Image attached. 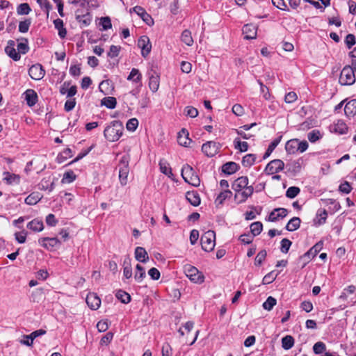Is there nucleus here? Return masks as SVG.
I'll return each instance as SVG.
<instances>
[{"instance_id":"obj_1","label":"nucleus","mask_w":356,"mask_h":356,"mask_svg":"<svg viewBox=\"0 0 356 356\" xmlns=\"http://www.w3.org/2000/svg\"><path fill=\"white\" fill-rule=\"evenodd\" d=\"M232 188L235 192L234 200L237 204H242L246 201L254 193V187L249 185L247 177H241L232 184Z\"/></svg>"},{"instance_id":"obj_2","label":"nucleus","mask_w":356,"mask_h":356,"mask_svg":"<svg viewBox=\"0 0 356 356\" xmlns=\"http://www.w3.org/2000/svg\"><path fill=\"white\" fill-rule=\"evenodd\" d=\"M124 127L122 122L113 121L104 131V137L110 142H115L122 136Z\"/></svg>"},{"instance_id":"obj_3","label":"nucleus","mask_w":356,"mask_h":356,"mask_svg":"<svg viewBox=\"0 0 356 356\" xmlns=\"http://www.w3.org/2000/svg\"><path fill=\"white\" fill-rule=\"evenodd\" d=\"M184 273L190 281L194 284H202L204 282V275L195 266L191 265L185 266Z\"/></svg>"},{"instance_id":"obj_4","label":"nucleus","mask_w":356,"mask_h":356,"mask_svg":"<svg viewBox=\"0 0 356 356\" xmlns=\"http://www.w3.org/2000/svg\"><path fill=\"white\" fill-rule=\"evenodd\" d=\"M202 248L207 252H211L216 246V233L209 230L201 236Z\"/></svg>"},{"instance_id":"obj_5","label":"nucleus","mask_w":356,"mask_h":356,"mask_svg":"<svg viewBox=\"0 0 356 356\" xmlns=\"http://www.w3.org/2000/svg\"><path fill=\"white\" fill-rule=\"evenodd\" d=\"M181 176L185 181L193 186H198L200 184V178L195 174L193 168L188 165L184 166L182 168Z\"/></svg>"},{"instance_id":"obj_6","label":"nucleus","mask_w":356,"mask_h":356,"mask_svg":"<svg viewBox=\"0 0 356 356\" xmlns=\"http://www.w3.org/2000/svg\"><path fill=\"white\" fill-rule=\"evenodd\" d=\"M355 81V76L353 68L349 65L344 67L340 74L339 82L342 85H352Z\"/></svg>"},{"instance_id":"obj_7","label":"nucleus","mask_w":356,"mask_h":356,"mask_svg":"<svg viewBox=\"0 0 356 356\" xmlns=\"http://www.w3.org/2000/svg\"><path fill=\"white\" fill-rule=\"evenodd\" d=\"M284 166V163L282 160L275 159L266 165L265 171L268 175H273L282 170Z\"/></svg>"},{"instance_id":"obj_8","label":"nucleus","mask_w":356,"mask_h":356,"mask_svg":"<svg viewBox=\"0 0 356 356\" xmlns=\"http://www.w3.org/2000/svg\"><path fill=\"white\" fill-rule=\"evenodd\" d=\"M138 45L141 49V54L143 57H146L150 53L152 44L147 36L140 37L138 41Z\"/></svg>"},{"instance_id":"obj_9","label":"nucleus","mask_w":356,"mask_h":356,"mask_svg":"<svg viewBox=\"0 0 356 356\" xmlns=\"http://www.w3.org/2000/svg\"><path fill=\"white\" fill-rule=\"evenodd\" d=\"M220 145L213 141H209L202 145L203 152L208 156H213L217 154Z\"/></svg>"},{"instance_id":"obj_10","label":"nucleus","mask_w":356,"mask_h":356,"mask_svg":"<svg viewBox=\"0 0 356 356\" xmlns=\"http://www.w3.org/2000/svg\"><path fill=\"white\" fill-rule=\"evenodd\" d=\"M178 143L185 147H188L192 143V140L189 138V133L186 129H182L177 135Z\"/></svg>"},{"instance_id":"obj_11","label":"nucleus","mask_w":356,"mask_h":356,"mask_svg":"<svg viewBox=\"0 0 356 356\" xmlns=\"http://www.w3.org/2000/svg\"><path fill=\"white\" fill-rule=\"evenodd\" d=\"M348 130V126L341 120H337L330 127V131L337 134H346Z\"/></svg>"},{"instance_id":"obj_12","label":"nucleus","mask_w":356,"mask_h":356,"mask_svg":"<svg viewBox=\"0 0 356 356\" xmlns=\"http://www.w3.org/2000/svg\"><path fill=\"white\" fill-rule=\"evenodd\" d=\"M86 303L92 310H97L101 305V300L95 293H89L86 297Z\"/></svg>"},{"instance_id":"obj_13","label":"nucleus","mask_w":356,"mask_h":356,"mask_svg":"<svg viewBox=\"0 0 356 356\" xmlns=\"http://www.w3.org/2000/svg\"><path fill=\"white\" fill-rule=\"evenodd\" d=\"M29 75L35 80H40L44 75V71L40 65H34L29 69Z\"/></svg>"},{"instance_id":"obj_14","label":"nucleus","mask_w":356,"mask_h":356,"mask_svg":"<svg viewBox=\"0 0 356 356\" xmlns=\"http://www.w3.org/2000/svg\"><path fill=\"white\" fill-rule=\"evenodd\" d=\"M60 243L57 238L43 237L39 239V243L45 249L54 248Z\"/></svg>"},{"instance_id":"obj_15","label":"nucleus","mask_w":356,"mask_h":356,"mask_svg":"<svg viewBox=\"0 0 356 356\" xmlns=\"http://www.w3.org/2000/svg\"><path fill=\"white\" fill-rule=\"evenodd\" d=\"M15 43L13 40L8 42V44L5 49L6 53L13 60H18L20 58V56L16 52L15 49Z\"/></svg>"},{"instance_id":"obj_16","label":"nucleus","mask_w":356,"mask_h":356,"mask_svg":"<svg viewBox=\"0 0 356 356\" xmlns=\"http://www.w3.org/2000/svg\"><path fill=\"white\" fill-rule=\"evenodd\" d=\"M160 76L159 74H152L149 76V88L152 92H156L159 89Z\"/></svg>"},{"instance_id":"obj_17","label":"nucleus","mask_w":356,"mask_h":356,"mask_svg":"<svg viewBox=\"0 0 356 356\" xmlns=\"http://www.w3.org/2000/svg\"><path fill=\"white\" fill-rule=\"evenodd\" d=\"M287 214V210L284 208L275 209L273 211L269 216V220L275 222L279 219V218H284Z\"/></svg>"},{"instance_id":"obj_18","label":"nucleus","mask_w":356,"mask_h":356,"mask_svg":"<svg viewBox=\"0 0 356 356\" xmlns=\"http://www.w3.org/2000/svg\"><path fill=\"white\" fill-rule=\"evenodd\" d=\"M243 32L246 39H254L257 36V27L252 24H247L244 26Z\"/></svg>"},{"instance_id":"obj_19","label":"nucleus","mask_w":356,"mask_h":356,"mask_svg":"<svg viewBox=\"0 0 356 356\" xmlns=\"http://www.w3.org/2000/svg\"><path fill=\"white\" fill-rule=\"evenodd\" d=\"M135 258L136 260L145 263L149 259L147 252L142 247H137L135 250Z\"/></svg>"},{"instance_id":"obj_20","label":"nucleus","mask_w":356,"mask_h":356,"mask_svg":"<svg viewBox=\"0 0 356 356\" xmlns=\"http://www.w3.org/2000/svg\"><path fill=\"white\" fill-rule=\"evenodd\" d=\"M193 328V323L188 321L186 322L183 326H181L179 332L183 337H185L186 339H188L191 335V332Z\"/></svg>"},{"instance_id":"obj_21","label":"nucleus","mask_w":356,"mask_h":356,"mask_svg":"<svg viewBox=\"0 0 356 356\" xmlns=\"http://www.w3.org/2000/svg\"><path fill=\"white\" fill-rule=\"evenodd\" d=\"M27 227L33 232H42L44 229V224L41 220L34 219L27 224Z\"/></svg>"},{"instance_id":"obj_22","label":"nucleus","mask_w":356,"mask_h":356,"mask_svg":"<svg viewBox=\"0 0 356 356\" xmlns=\"http://www.w3.org/2000/svg\"><path fill=\"white\" fill-rule=\"evenodd\" d=\"M42 195L40 193L33 192L25 199V202L29 205H35L42 199Z\"/></svg>"},{"instance_id":"obj_23","label":"nucleus","mask_w":356,"mask_h":356,"mask_svg":"<svg viewBox=\"0 0 356 356\" xmlns=\"http://www.w3.org/2000/svg\"><path fill=\"white\" fill-rule=\"evenodd\" d=\"M230 194H232V191L229 190H225L224 191L221 192L215 200L214 203L216 207L217 208H220Z\"/></svg>"},{"instance_id":"obj_24","label":"nucleus","mask_w":356,"mask_h":356,"mask_svg":"<svg viewBox=\"0 0 356 356\" xmlns=\"http://www.w3.org/2000/svg\"><path fill=\"white\" fill-rule=\"evenodd\" d=\"M37 94L36 92L33 90H28L25 92V99L27 102V104L29 106H33L37 101Z\"/></svg>"},{"instance_id":"obj_25","label":"nucleus","mask_w":356,"mask_h":356,"mask_svg":"<svg viewBox=\"0 0 356 356\" xmlns=\"http://www.w3.org/2000/svg\"><path fill=\"white\" fill-rule=\"evenodd\" d=\"M323 248V242L319 241L315 244L307 253L305 254L304 257L309 258L312 255L315 257Z\"/></svg>"},{"instance_id":"obj_26","label":"nucleus","mask_w":356,"mask_h":356,"mask_svg":"<svg viewBox=\"0 0 356 356\" xmlns=\"http://www.w3.org/2000/svg\"><path fill=\"white\" fill-rule=\"evenodd\" d=\"M186 197L193 206L197 207L200 204V196L194 192H188Z\"/></svg>"},{"instance_id":"obj_27","label":"nucleus","mask_w":356,"mask_h":356,"mask_svg":"<svg viewBox=\"0 0 356 356\" xmlns=\"http://www.w3.org/2000/svg\"><path fill=\"white\" fill-rule=\"evenodd\" d=\"M327 217V213L325 209L319 211L314 220L315 225L319 226L324 224L326 221Z\"/></svg>"},{"instance_id":"obj_28","label":"nucleus","mask_w":356,"mask_h":356,"mask_svg":"<svg viewBox=\"0 0 356 356\" xmlns=\"http://www.w3.org/2000/svg\"><path fill=\"white\" fill-rule=\"evenodd\" d=\"M113 88L112 83L108 80L103 81L99 84V90L105 95H108L113 90Z\"/></svg>"},{"instance_id":"obj_29","label":"nucleus","mask_w":356,"mask_h":356,"mask_svg":"<svg viewBox=\"0 0 356 356\" xmlns=\"http://www.w3.org/2000/svg\"><path fill=\"white\" fill-rule=\"evenodd\" d=\"M298 139H293L289 140L285 146L286 152H288L290 154H293L296 151H298Z\"/></svg>"},{"instance_id":"obj_30","label":"nucleus","mask_w":356,"mask_h":356,"mask_svg":"<svg viewBox=\"0 0 356 356\" xmlns=\"http://www.w3.org/2000/svg\"><path fill=\"white\" fill-rule=\"evenodd\" d=\"M3 180H5L8 184H18L20 181V177L18 175L5 172Z\"/></svg>"},{"instance_id":"obj_31","label":"nucleus","mask_w":356,"mask_h":356,"mask_svg":"<svg viewBox=\"0 0 356 356\" xmlns=\"http://www.w3.org/2000/svg\"><path fill=\"white\" fill-rule=\"evenodd\" d=\"M344 111L347 115H355L356 113V100L348 102L345 106Z\"/></svg>"},{"instance_id":"obj_32","label":"nucleus","mask_w":356,"mask_h":356,"mask_svg":"<svg viewBox=\"0 0 356 356\" xmlns=\"http://www.w3.org/2000/svg\"><path fill=\"white\" fill-rule=\"evenodd\" d=\"M237 169L238 165L234 162H228L222 165V171L229 175L233 174Z\"/></svg>"},{"instance_id":"obj_33","label":"nucleus","mask_w":356,"mask_h":356,"mask_svg":"<svg viewBox=\"0 0 356 356\" xmlns=\"http://www.w3.org/2000/svg\"><path fill=\"white\" fill-rule=\"evenodd\" d=\"M300 222L301 221L299 218H293L286 225V229L291 232L296 230L300 227Z\"/></svg>"},{"instance_id":"obj_34","label":"nucleus","mask_w":356,"mask_h":356,"mask_svg":"<svg viewBox=\"0 0 356 356\" xmlns=\"http://www.w3.org/2000/svg\"><path fill=\"white\" fill-rule=\"evenodd\" d=\"M145 277V270L143 266L140 264H137L136 266V272L134 274V278L138 282H141Z\"/></svg>"},{"instance_id":"obj_35","label":"nucleus","mask_w":356,"mask_h":356,"mask_svg":"<svg viewBox=\"0 0 356 356\" xmlns=\"http://www.w3.org/2000/svg\"><path fill=\"white\" fill-rule=\"evenodd\" d=\"M76 176L74 172L72 170L66 172L63 175V177L61 180L63 184H70L75 180Z\"/></svg>"},{"instance_id":"obj_36","label":"nucleus","mask_w":356,"mask_h":356,"mask_svg":"<svg viewBox=\"0 0 356 356\" xmlns=\"http://www.w3.org/2000/svg\"><path fill=\"white\" fill-rule=\"evenodd\" d=\"M301 166L302 164L300 160L295 161L291 163L287 164L289 171L291 172L293 174L299 172L301 169Z\"/></svg>"},{"instance_id":"obj_37","label":"nucleus","mask_w":356,"mask_h":356,"mask_svg":"<svg viewBox=\"0 0 356 356\" xmlns=\"http://www.w3.org/2000/svg\"><path fill=\"white\" fill-rule=\"evenodd\" d=\"M263 229V225L260 222H254L250 225V231L253 236L259 235Z\"/></svg>"},{"instance_id":"obj_38","label":"nucleus","mask_w":356,"mask_h":356,"mask_svg":"<svg viewBox=\"0 0 356 356\" xmlns=\"http://www.w3.org/2000/svg\"><path fill=\"white\" fill-rule=\"evenodd\" d=\"M181 40L188 46H191L193 43L191 33L188 30L184 31L181 34Z\"/></svg>"},{"instance_id":"obj_39","label":"nucleus","mask_w":356,"mask_h":356,"mask_svg":"<svg viewBox=\"0 0 356 356\" xmlns=\"http://www.w3.org/2000/svg\"><path fill=\"white\" fill-rule=\"evenodd\" d=\"M116 297L118 300H120L122 303L124 304L129 303L131 300L130 295L123 291H118L116 293Z\"/></svg>"},{"instance_id":"obj_40","label":"nucleus","mask_w":356,"mask_h":356,"mask_svg":"<svg viewBox=\"0 0 356 356\" xmlns=\"http://www.w3.org/2000/svg\"><path fill=\"white\" fill-rule=\"evenodd\" d=\"M169 10L170 13L176 15L180 12V3L179 0H172V1L169 5Z\"/></svg>"},{"instance_id":"obj_41","label":"nucleus","mask_w":356,"mask_h":356,"mask_svg":"<svg viewBox=\"0 0 356 356\" xmlns=\"http://www.w3.org/2000/svg\"><path fill=\"white\" fill-rule=\"evenodd\" d=\"M294 343V339L291 336H286L282 340V345L283 348L288 350L290 349Z\"/></svg>"},{"instance_id":"obj_42","label":"nucleus","mask_w":356,"mask_h":356,"mask_svg":"<svg viewBox=\"0 0 356 356\" xmlns=\"http://www.w3.org/2000/svg\"><path fill=\"white\" fill-rule=\"evenodd\" d=\"M55 27L58 30V34L61 38H64L66 35V30L63 28V20L57 19L54 22Z\"/></svg>"},{"instance_id":"obj_43","label":"nucleus","mask_w":356,"mask_h":356,"mask_svg":"<svg viewBox=\"0 0 356 356\" xmlns=\"http://www.w3.org/2000/svg\"><path fill=\"white\" fill-rule=\"evenodd\" d=\"M277 300L272 296H269L266 302L263 304V307L267 311H270L273 307L276 305Z\"/></svg>"},{"instance_id":"obj_44","label":"nucleus","mask_w":356,"mask_h":356,"mask_svg":"<svg viewBox=\"0 0 356 356\" xmlns=\"http://www.w3.org/2000/svg\"><path fill=\"white\" fill-rule=\"evenodd\" d=\"M116 103L115 98L113 97H105L102 100V104L109 108H115Z\"/></svg>"},{"instance_id":"obj_45","label":"nucleus","mask_w":356,"mask_h":356,"mask_svg":"<svg viewBox=\"0 0 356 356\" xmlns=\"http://www.w3.org/2000/svg\"><path fill=\"white\" fill-rule=\"evenodd\" d=\"M76 19L79 21V22L82 23L84 25H88L91 22V17L89 13L87 12L86 14L81 15L77 12Z\"/></svg>"},{"instance_id":"obj_46","label":"nucleus","mask_w":356,"mask_h":356,"mask_svg":"<svg viewBox=\"0 0 356 356\" xmlns=\"http://www.w3.org/2000/svg\"><path fill=\"white\" fill-rule=\"evenodd\" d=\"M128 80H132L134 82H139L141 79V74L137 69H132L130 74L129 75Z\"/></svg>"},{"instance_id":"obj_47","label":"nucleus","mask_w":356,"mask_h":356,"mask_svg":"<svg viewBox=\"0 0 356 356\" xmlns=\"http://www.w3.org/2000/svg\"><path fill=\"white\" fill-rule=\"evenodd\" d=\"M322 137L321 132L318 130H314L309 132L307 135L309 140L312 143H315Z\"/></svg>"},{"instance_id":"obj_48","label":"nucleus","mask_w":356,"mask_h":356,"mask_svg":"<svg viewBox=\"0 0 356 356\" xmlns=\"http://www.w3.org/2000/svg\"><path fill=\"white\" fill-rule=\"evenodd\" d=\"M138 126V121L136 118H131L129 120H128L126 128L129 131H134L137 129Z\"/></svg>"},{"instance_id":"obj_49","label":"nucleus","mask_w":356,"mask_h":356,"mask_svg":"<svg viewBox=\"0 0 356 356\" xmlns=\"http://www.w3.org/2000/svg\"><path fill=\"white\" fill-rule=\"evenodd\" d=\"M160 170L162 173L172 179V173L170 167L166 163H160Z\"/></svg>"},{"instance_id":"obj_50","label":"nucleus","mask_w":356,"mask_h":356,"mask_svg":"<svg viewBox=\"0 0 356 356\" xmlns=\"http://www.w3.org/2000/svg\"><path fill=\"white\" fill-rule=\"evenodd\" d=\"M298 99V95L295 92H289L284 96V102L286 104H292Z\"/></svg>"},{"instance_id":"obj_51","label":"nucleus","mask_w":356,"mask_h":356,"mask_svg":"<svg viewBox=\"0 0 356 356\" xmlns=\"http://www.w3.org/2000/svg\"><path fill=\"white\" fill-rule=\"evenodd\" d=\"M27 232L25 230L22 232H16L15 234V238L16 241L19 243H24L26 241Z\"/></svg>"},{"instance_id":"obj_52","label":"nucleus","mask_w":356,"mask_h":356,"mask_svg":"<svg viewBox=\"0 0 356 356\" xmlns=\"http://www.w3.org/2000/svg\"><path fill=\"white\" fill-rule=\"evenodd\" d=\"M259 85L261 86V92L264 95V98L265 100H269L272 97V95L270 92L269 88L264 86L261 82H259Z\"/></svg>"},{"instance_id":"obj_53","label":"nucleus","mask_w":356,"mask_h":356,"mask_svg":"<svg viewBox=\"0 0 356 356\" xmlns=\"http://www.w3.org/2000/svg\"><path fill=\"white\" fill-rule=\"evenodd\" d=\"M113 334L112 332H107L100 340L101 346H108L112 341Z\"/></svg>"},{"instance_id":"obj_54","label":"nucleus","mask_w":356,"mask_h":356,"mask_svg":"<svg viewBox=\"0 0 356 356\" xmlns=\"http://www.w3.org/2000/svg\"><path fill=\"white\" fill-rule=\"evenodd\" d=\"M300 190L298 187L292 186L288 188L286 195L289 198H293L300 193Z\"/></svg>"},{"instance_id":"obj_55","label":"nucleus","mask_w":356,"mask_h":356,"mask_svg":"<svg viewBox=\"0 0 356 356\" xmlns=\"http://www.w3.org/2000/svg\"><path fill=\"white\" fill-rule=\"evenodd\" d=\"M255 156L253 154H247L243 159L242 163L245 166H250L254 163Z\"/></svg>"},{"instance_id":"obj_56","label":"nucleus","mask_w":356,"mask_h":356,"mask_svg":"<svg viewBox=\"0 0 356 356\" xmlns=\"http://www.w3.org/2000/svg\"><path fill=\"white\" fill-rule=\"evenodd\" d=\"M123 275L127 279H129L132 276L131 266L129 262L124 261V264Z\"/></svg>"},{"instance_id":"obj_57","label":"nucleus","mask_w":356,"mask_h":356,"mask_svg":"<svg viewBox=\"0 0 356 356\" xmlns=\"http://www.w3.org/2000/svg\"><path fill=\"white\" fill-rule=\"evenodd\" d=\"M235 143V148L239 149L240 152H243L248 150V144L246 142H241L236 139Z\"/></svg>"},{"instance_id":"obj_58","label":"nucleus","mask_w":356,"mask_h":356,"mask_svg":"<svg viewBox=\"0 0 356 356\" xmlns=\"http://www.w3.org/2000/svg\"><path fill=\"white\" fill-rule=\"evenodd\" d=\"M97 328L99 330V332H105L108 328V322L107 320H102L97 323Z\"/></svg>"},{"instance_id":"obj_59","label":"nucleus","mask_w":356,"mask_h":356,"mask_svg":"<svg viewBox=\"0 0 356 356\" xmlns=\"http://www.w3.org/2000/svg\"><path fill=\"white\" fill-rule=\"evenodd\" d=\"M121 47L120 46L112 45L110 47V50L108 53V56L112 58L116 57L118 56L119 52L120 51Z\"/></svg>"},{"instance_id":"obj_60","label":"nucleus","mask_w":356,"mask_h":356,"mask_svg":"<svg viewBox=\"0 0 356 356\" xmlns=\"http://www.w3.org/2000/svg\"><path fill=\"white\" fill-rule=\"evenodd\" d=\"M232 112L237 116H242L244 114V108L241 104H236L232 107Z\"/></svg>"},{"instance_id":"obj_61","label":"nucleus","mask_w":356,"mask_h":356,"mask_svg":"<svg viewBox=\"0 0 356 356\" xmlns=\"http://www.w3.org/2000/svg\"><path fill=\"white\" fill-rule=\"evenodd\" d=\"M29 6L27 3H22L17 8V13L19 15H26L30 11Z\"/></svg>"},{"instance_id":"obj_62","label":"nucleus","mask_w":356,"mask_h":356,"mask_svg":"<svg viewBox=\"0 0 356 356\" xmlns=\"http://www.w3.org/2000/svg\"><path fill=\"white\" fill-rule=\"evenodd\" d=\"M31 24L30 19L21 22L19 25V30L22 33H26L28 31L29 26Z\"/></svg>"},{"instance_id":"obj_63","label":"nucleus","mask_w":356,"mask_h":356,"mask_svg":"<svg viewBox=\"0 0 356 356\" xmlns=\"http://www.w3.org/2000/svg\"><path fill=\"white\" fill-rule=\"evenodd\" d=\"M185 111H186V115H188L191 118H195L198 115L197 109L194 107H192V106H187L185 108Z\"/></svg>"},{"instance_id":"obj_64","label":"nucleus","mask_w":356,"mask_h":356,"mask_svg":"<svg viewBox=\"0 0 356 356\" xmlns=\"http://www.w3.org/2000/svg\"><path fill=\"white\" fill-rule=\"evenodd\" d=\"M313 349L316 354H320L325 350V346L323 342H317L314 344Z\"/></svg>"}]
</instances>
